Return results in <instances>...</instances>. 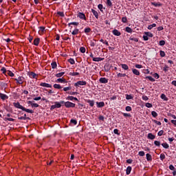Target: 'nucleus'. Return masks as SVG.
Wrapping results in <instances>:
<instances>
[{"instance_id": "f03ea898", "label": "nucleus", "mask_w": 176, "mask_h": 176, "mask_svg": "<svg viewBox=\"0 0 176 176\" xmlns=\"http://www.w3.org/2000/svg\"><path fill=\"white\" fill-rule=\"evenodd\" d=\"M65 104V107L66 108H75V103H73V102H71L69 101H67V102H64Z\"/></svg>"}, {"instance_id": "774afa93", "label": "nucleus", "mask_w": 176, "mask_h": 176, "mask_svg": "<svg viewBox=\"0 0 176 176\" xmlns=\"http://www.w3.org/2000/svg\"><path fill=\"white\" fill-rule=\"evenodd\" d=\"M143 39H144V41H148L149 39V38L146 34V35L143 36Z\"/></svg>"}, {"instance_id": "5fc2aeb1", "label": "nucleus", "mask_w": 176, "mask_h": 176, "mask_svg": "<svg viewBox=\"0 0 176 176\" xmlns=\"http://www.w3.org/2000/svg\"><path fill=\"white\" fill-rule=\"evenodd\" d=\"M146 107L147 108H152L153 105H152V104L147 102V103H146Z\"/></svg>"}, {"instance_id": "052dcab7", "label": "nucleus", "mask_w": 176, "mask_h": 176, "mask_svg": "<svg viewBox=\"0 0 176 176\" xmlns=\"http://www.w3.org/2000/svg\"><path fill=\"white\" fill-rule=\"evenodd\" d=\"M142 100H144V101H148L149 100V98L146 96H143Z\"/></svg>"}, {"instance_id": "4c0bfd02", "label": "nucleus", "mask_w": 176, "mask_h": 176, "mask_svg": "<svg viewBox=\"0 0 176 176\" xmlns=\"http://www.w3.org/2000/svg\"><path fill=\"white\" fill-rule=\"evenodd\" d=\"M146 79H148L151 82H155V78H153L152 76H146Z\"/></svg>"}, {"instance_id": "4be33fe9", "label": "nucleus", "mask_w": 176, "mask_h": 176, "mask_svg": "<svg viewBox=\"0 0 176 176\" xmlns=\"http://www.w3.org/2000/svg\"><path fill=\"white\" fill-rule=\"evenodd\" d=\"M104 60V58H94L93 61L98 62V61H102Z\"/></svg>"}, {"instance_id": "603ef678", "label": "nucleus", "mask_w": 176, "mask_h": 176, "mask_svg": "<svg viewBox=\"0 0 176 176\" xmlns=\"http://www.w3.org/2000/svg\"><path fill=\"white\" fill-rule=\"evenodd\" d=\"M154 144L156 146H160V142L157 141V140H155L154 142Z\"/></svg>"}, {"instance_id": "09e8293b", "label": "nucleus", "mask_w": 176, "mask_h": 176, "mask_svg": "<svg viewBox=\"0 0 176 176\" xmlns=\"http://www.w3.org/2000/svg\"><path fill=\"white\" fill-rule=\"evenodd\" d=\"M164 133V131L161 130L158 132L157 135H159V137H162V135Z\"/></svg>"}, {"instance_id": "2eb2a0df", "label": "nucleus", "mask_w": 176, "mask_h": 176, "mask_svg": "<svg viewBox=\"0 0 176 176\" xmlns=\"http://www.w3.org/2000/svg\"><path fill=\"white\" fill-rule=\"evenodd\" d=\"M29 76H30V78H32V79H35V78H36V74H35L34 72H30V73H29Z\"/></svg>"}, {"instance_id": "a211bd4d", "label": "nucleus", "mask_w": 176, "mask_h": 176, "mask_svg": "<svg viewBox=\"0 0 176 176\" xmlns=\"http://www.w3.org/2000/svg\"><path fill=\"white\" fill-rule=\"evenodd\" d=\"M151 5H153V6H155V8H157V6H162V3H160V2H151Z\"/></svg>"}, {"instance_id": "473e14b6", "label": "nucleus", "mask_w": 176, "mask_h": 176, "mask_svg": "<svg viewBox=\"0 0 176 176\" xmlns=\"http://www.w3.org/2000/svg\"><path fill=\"white\" fill-rule=\"evenodd\" d=\"M69 27H71V25H79L78 22H72L68 24Z\"/></svg>"}, {"instance_id": "f257e3e1", "label": "nucleus", "mask_w": 176, "mask_h": 176, "mask_svg": "<svg viewBox=\"0 0 176 176\" xmlns=\"http://www.w3.org/2000/svg\"><path fill=\"white\" fill-rule=\"evenodd\" d=\"M63 104H64V100H61L60 102H56L55 104L51 106V111L56 109V108H61V105H63Z\"/></svg>"}, {"instance_id": "bb28decb", "label": "nucleus", "mask_w": 176, "mask_h": 176, "mask_svg": "<svg viewBox=\"0 0 176 176\" xmlns=\"http://www.w3.org/2000/svg\"><path fill=\"white\" fill-rule=\"evenodd\" d=\"M130 173H131V166H128L126 168V175H129Z\"/></svg>"}, {"instance_id": "0e129e2a", "label": "nucleus", "mask_w": 176, "mask_h": 176, "mask_svg": "<svg viewBox=\"0 0 176 176\" xmlns=\"http://www.w3.org/2000/svg\"><path fill=\"white\" fill-rule=\"evenodd\" d=\"M1 72H3V74H6V72H8V71H6V68L5 67H2Z\"/></svg>"}, {"instance_id": "79ce46f5", "label": "nucleus", "mask_w": 176, "mask_h": 176, "mask_svg": "<svg viewBox=\"0 0 176 176\" xmlns=\"http://www.w3.org/2000/svg\"><path fill=\"white\" fill-rule=\"evenodd\" d=\"M56 82H59L60 83H64V82H65V79L58 78Z\"/></svg>"}, {"instance_id": "864d4df0", "label": "nucleus", "mask_w": 176, "mask_h": 176, "mask_svg": "<svg viewBox=\"0 0 176 176\" xmlns=\"http://www.w3.org/2000/svg\"><path fill=\"white\" fill-rule=\"evenodd\" d=\"M168 65H165L164 67L163 68V71H164V72H167V71H168Z\"/></svg>"}, {"instance_id": "680f3d73", "label": "nucleus", "mask_w": 176, "mask_h": 176, "mask_svg": "<svg viewBox=\"0 0 176 176\" xmlns=\"http://www.w3.org/2000/svg\"><path fill=\"white\" fill-rule=\"evenodd\" d=\"M126 111L127 112H130V111H131V107L130 106H127L126 108H125Z\"/></svg>"}, {"instance_id": "72a5a7b5", "label": "nucleus", "mask_w": 176, "mask_h": 176, "mask_svg": "<svg viewBox=\"0 0 176 176\" xmlns=\"http://www.w3.org/2000/svg\"><path fill=\"white\" fill-rule=\"evenodd\" d=\"M126 32H129V34H131V32H133V29H131V28H129V27H126Z\"/></svg>"}, {"instance_id": "b1692460", "label": "nucleus", "mask_w": 176, "mask_h": 176, "mask_svg": "<svg viewBox=\"0 0 176 176\" xmlns=\"http://www.w3.org/2000/svg\"><path fill=\"white\" fill-rule=\"evenodd\" d=\"M145 35H146L149 38H153V34L149 32H144Z\"/></svg>"}, {"instance_id": "f8f14e48", "label": "nucleus", "mask_w": 176, "mask_h": 176, "mask_svg": "<svg viewBox=\"0 0 176 176\" xmlns=\"http://www.w3.org/2000/svg\"><path fill=\"white\" fill-rule=\"evenodd\" d=\"M99 82H100V83H107L108 79H107L106 78H100L99 79Z\"/></svg>"}, {"instance_id": "c03bdc74", "label": "nucleus", "mask_w": 176, "mask_h": 176, "mask_svg": "<svg viewBox=\"0 0 176 176\" xmlns=\"http://www.w3.org/2000/svg\"><path fill=\"white\" fill-rule=\"evenodd\" d=\"M160 54L162 57H165L166 56V52H164V51H160Z\"/></svg>"}, {"instance_id": "338daca9", "label": "nucleus", "mask_w": 176, "mask_h": 176, "mask_svg": "<svg viewBox=\"0 0 176 176\" xmlns=\"http://www.w3.org/2000/svg\"><path fill=\"white\" fill-rule=\"evenodd\" d=\"M64 91H68V90H71V87H65L63 89Z\"/></svg>"}, {"instance_id": "69168bd1", "label": "nucleus", "mask_w": 176, "mask_h": 176, "mask_svg": "<svg viewBox=\"0 0 176 176\" xmlns=\"http://www.w3.org/2000/svg\"><path fill=\"white\" fill-rule=\"evenodd\" d=\"M74 97V96H68L67 98V100H69L70 101H73Z\"/></svg>"}, {"instance_id": "bf43d9fd", "label": "nucleus", "mask_w": 176, "mask_h": 176, "mask_svg": "<svg viewBox=\"0 0 176 176\" xmlns=\"http://www.w3.org/2000/svg\"><path fill=\"white\" fill-rule=\"evenodd\" d=\"M113 133L114 134H117L118 135H120V133H119V130L117 129H114Z\"/></svg>"}, {"instance_id": "9b49d317", "label": "nucleus", "mask_w": 176, "mask_h": 176, "mask_svg": "<svg viewBox=\"0 0 176 176\" xmlns=\"http://www.w3.org/2000/svg\"><path fill=\"white\" fill-rule=\"evenodd\" d=\"M18 119L19 120H30V118L27 117V114H24V116L19 117Z\"/></svg>"}, {"instance_id": "7c9ffc66", "label": "nucleus", "mask_w": 176, "mask_h": 176, "mask_svg": "<svg viewBox=\"0 0 176 176\" xmlns=\"http://www.w3.org/2000/svg\"><path fill=\"white\" fill-rule=\"evenodd\" d=\"M161 98L164 101H168V98L164 94L161 95Z\"/></svg>"}, {"instance_id": "4d7b16f0", "label": "nucleus", "mask_w": 176, "mask_h": 176, "mask_svg": "<svg viewBox=\"0 0 176 176\" xmlns=\"http://www.w3.org/2000/svg\"><path fill=\"white\" fill-rule=\"evenodd\" d=\"M139 156H145V152L144 151H140L138 153Z\"/></svg>"}, {"instance_id": "c85d7f7f", "label": "nucleus", "mask_w": 176, "mask_h": 176, "mask_svg": "<svg viewBox=\"0 0 176 176\" xmlns=\"http://www.w3.org/2000/svg\"><path fill=\"white\" fill-rule=\"evenodd\" d=\"M54 89H63V87H61V85H60L59 84H54Z\"/></svg>"}, {"instance_id": "8fccbe9b", "label": "nucleus", "mask_w": 176, "mask_h": 176, "mask_svg": "<svg viewBox=\"0 0 176 176\" xmlns=\"http://www.w3.org/2000/svg\"><path fill=\"white\" fill-rule=\"evenodd\" d=\"M123 116L125 118H131V115L130 113H123Z\"/></svg>"}, {"instance_id": "20e7f679", "label": "nucleus", "mask_w": 176, "mask_h": 176, "mask_svg": "<svg viewBox=\"0 0 176 176\" xmlns=\"http://www.w3.org/2000/svg\"><path fill=\"white\" fill-rule=\"evenodd\" d=\"M15 80L18 85H23V82L24 81L23 77H19L18 78H15Z\"/></svg>"}, {"instance_id": "423d86ee", "label": "nucleus", "mask_w": 176, "mask_h": 176, "mask_svg": "<svg viewBox=\"0 0 176 176\" xmlns=\"http://www.w3.org/2000/svg\"><path fill=\"white\" fill-rule=\"evenodd\" d=\"M14 107H15V108H18L19 109H24V107L21 106L19 102H14Z\"/></svg>"}, {"instance_id": "3c124183", "label": "nucleus", "mask_w": 176, "mask_h": 176, "mask_svg": "<svg viewBox=\"0 0 176 176\" xmlns=\"http://www.w3.org/2000/svg\"><path fill=\"white\" fill-rule=\"evenodd\" d=\"M70 122L74 125H76L78 124V121H76V120L72 119Z\"/></svg>"}, {"instance_id": "7ed1b4c3", "label": "nucleus", "mask_w": 176, "mask_h": 176, "mask_svg": "<svg viewBox=\"0 0 176 176\" xmlns=\"http://www.w3.org/2000/svg\"><path fill=\"white\" fill-rule=\"evenodd\" d=\"M87 82L86 81H78L74 84V86L78 87V86H86Z\"/></svg>"}, {"instance_id": "f3484780", "label": "nucleus", "mask_w": 176, "mask_h": 176, "mask_svg": "<svg viewBox=\"0 0 176 176\" xmlns=\"http://www.w3.org/2000/svg\"><path fill=\"white\" fill-rule=\"evenodd\" d=\"M22 111H25V112H28V113H34V111H32L30 109H25V107H23Z\"/></svg>"}, {"instance_id": "9d476101", "label": "nucleus", "mask_w": 176, "mask_h": 176, "mask_svg": "<svg viewBox=\"0 0 176 176\" xmlns=\"http://www.w3.org/2000/svg\"><path fill=\"white\" fill-rule=\"evenodd\" d=\"M96 104L98 108H102V107L105 106V103L104 102H97Z\"/></svg>"}, {"instance_id": "6ab92c4d", "label": "nucleus", "mask_w": 176, "mask_h": 176, "mask_svg": "<svg viewBox=\"0 0 176 176\" xmlns=\"http://www.w3.org/2000/svg\"><path fill=\"white\" fill-rule=\"evenodd\" d=\"M39 41H40L39 38H35L34 40V45L35 46H38L39 45Z\"/></svg>"}, {"instance_id": "a878e982", "label": "nucleus", "mask_w": 176, "mask_h": 176, "mask_svg": "<svg viewBox=\"0 0 176 176\" xmlns=\"http://www.w3.org/2000/svg\"><path fill=\"white\" fill-rule=\"evenodd\" d=\"M162 146L163 148H165V149H168V148H170V146L167 143H162Z\"/></svg>"}, {"instance_id": "6e6d98bb", "label": "nucleus", "mask_w": 176, "mask_h": 176, "mask_svg": "<svg viewBox=\"0 0 176 176\" xmlns=\"http://www.w3.org/2000/svg\"><path fill=\"white\" fill-rule=\"evenodd\" d=\"M122 23H127V17L124 16L122 18Z\"/></svg>"}, {"instance_id": "412c9836", "label": "nucleus", "mask_w": 176, "mask_h": 176, "mask_svg": "<svg viewBox=\"0 0 176 176\" xmlns=\"http://www.w3.org/2000/svg\"><path fill=\"white\" fill-rule=\"evenodd\" d=\"M87 102L89 104L90 107H94V100H87Z\"/></svg>"}, {"instance_id": "49530a36", "label": "nucleus", "mask_w": 176, "mask_h": 176, "mask_svg": "<svg viewBox=\"0 0 176 176\" xmlns=\"http://www.w3.org/2000/svg\"><path fill=\"white\" fill-rule=\"evenodd\" d=\"M151 115H152V116H153V118H156L157 116V113H156V111H153L151 112Z\"/></svg>"}, {"instance_id": "e2e57ef3", "label": "nucleus", "mask_w": 176, "mask_h": 176, "mask_svg": "<svg viewBox=\"0 0 176 176\" xmlns=\"http://www.w3.org/2000/svg\"><path fill=\"white\" fill-rule=\"evenodd\" d=\"M58 16H60V17H64L65 14L63 12H58Z\"/></svg>"}, {"instance_id": "5701e85b", "label": "nucleus", "mask_w": 176, "mask_h": 176, "mask_svg": "<svg viewBox=\"0 0 176 176\" xmlns=\"http://www.w3.org/2000/svg\"><path fill=\"white\" fill-rule=\"evenodd\" d=\"M121 66L122 69H124L125 71H127V69H129V66L126 64H122Z\"/></svg>"}, {"instance_id": "2f4dec72", "label": "nucleus", "mask_w": 176, "mask_h": 176, "mask_svg": "<svg viewBox=\"0 0 176 176\" xmlns=\"http://www.w3.org/2000/svg\"><path fill=\"white\" fill-rule=\"evenodd\" d=\"M69 75L71 76H79V73L78 72H70Z\"/></svg>"}, {"instance_id": "ea45409f", "label": "nucleus", "mask_w": 176, "mask_h": 176, "mask_svg": "<svg viewBox=\"0 0 176 176\" xmlns=\"http://www.w3.org/2000/svg\"><path fill=\"white\" fill-rule=\"evenodd\" d=\"M7 74L9 75V76H14V74H13V72H12L10 70L7 71Z\"/></svg>"}, {"instance_id": "f704fd0d", "label": "nucleus", "mask_w": 176, "mask_h": 176, "mask_svg": "<svg viewBox=\"0 0 176 176\" xmlns=\"http://www.w3.org/2000/svg\"><path fill=\"white\" fill-rule=\"evenodd\" d=\"M84 32H85V34H89V32H91V29L90 28H87L85 29Z\"/></svg>"}, {"instance_id": "de8ad7c7", "label": "nucleus", "mask_w": 176, "mask_h": 176, "mask_svg": "<svg viewBox=\"0 0 176 176\" xmlns=\"http://www.w3.org/2000/svg\"><path fill=\"white\" fill-rule=\"evenodd\" d=\"M166 159V155L162 153L160 154V160H164Z\"/></svg>"}, {"instance_id": "39448f33", "label": "nucleus", "mask_w": 176, "mask_h": 176, "mask_svg": "<svg viewBox=\"0 0 176 176\" xmlns=\"http://www.w3.org/2000/svg\"><path fill=\"white\" fill-rule=\"evenodd\" d=\"M77 17H79V19H81L82 20H86V15H85L83 12H78Z\"/></svg>"}, {"instance_id": "58836bf2", "label": "nucleus", "mask_w": 176, "mask_h": 176, "mask_svg": "<svg viewBox=\"0 0 176 176\" xmlns=\"http://www.w3.org/2000/svg\"><path fill=\"white\" fill-rule=\"evenodd\" d=\"M68 61L70 64H72V65H74V64H75V60H74V58H69Z\"/></svg>"}, {"instance_id": "1a4fd4ad", "label": "nucleus", "mask_w": 176, "mask_h": 176, "mask_svg": "<svg viewBox=\"0 0 176 176\" xmlns=\"http://www.w3.org/2000/svg\"><path fill=\"white\" fill-rule=\"evenodd\" d=\"M112 33L113 34V35H116V36H120V35L122 34L120 32H119V30L116 29L113 30Z\"/></svg>"}, {"instance_id": "4468645a", "label": "nucleus", "mask_w": 176, "mask_h": 176, "mask_svg": "<svg viewBox=\"0 0 176 176\" xmlns=\"http://www.w3.org/2000/svg\"><path fill=\"white\" fill-rule=\"evenodd\" d=\"M147 138H148V140H155V136L151 133H150L148 134Z\"/></svg>"}, {"instance_id": "c9c22d12", "label": "nucleus", "mask_w": 176, "mask_h": 176, "mask_svg": "<svg viewBox=\"0 0 176 176\" xmlns=\"http://www.w3.org/2000/svg\"><path fill=\"white\" fill-rule=\"evenodd\" d=\"M133 97L131 95L126 94V100H133Z\"/></svg>"}, {"instance_id": "13d9d810", "label": "nucleus", "mask_w": 176, "mask_h": 176, "mask_svg": "<svg viewBox=\"0 0 176 176\" xmlns=\"http://www.w3.org/2000/svg\"><path fill=\"white\" fill-rule=\"evenodd\" d=\"M169 169L171 170V171H174L175 170V167H174L173 165H170Z\"/></svg>"}, {"instance_id": "c756f323", "label": "nucleus", "mask_w": 176, "mask_h": 176, "mask_svg": "<svg viewBox=\"0 0 176 176\" xmlns=\"http://www.w3.org/2000/svg\"><path fill=\"white\" fill-rule=\"evenodd\" d=\"M64 74H65V72H60V73L56 74L55 76H56V78H61V76H63Z\"/></svg>"}, {"instance_id": "ddd939ff", "label": "nucleus", "mask_w": 176, "mask_h": 176, "mask_svg": "<svg viewBox=\"0 0 176 176\" xmlns=\"http://www.w3.org/2000/svg\"><path fill=\"white\" fill-rule=\"evenodd\" d=\"M91 12L94 16H95L96 19H98V12L96 11L94 9H91Z\"/></svg>"}, {"instance_id": "393cba45", "label": "nucleus", "mask_w": 176, "mask_h": 176, "mask_svg": "<svg viewBox=\"0 0 176 176\" xmlns=\"http://www.w3.org/2000/svg\"><path fill=\"white\" fill-rule=\"evenodd\" d=\"M72 35H78L79 34V29H75L72 32Z\"/></svg>"}, {"instance_id": "aec40b11", "label": "nucleus", "mask_w": 176, "mask_h": 176, "mask_svg": "<svg viewBox=\"0 0 176 176\" xmlns=\"http://www.w3.org/2000/svg\"><path fill=\"white\" fill-rule=\"evenodd\" d=\"M133 74H134V75H137L138 76H139L140 75V72L136 69H132Z\"/></svg>"}, {"instance_id": "37998d69", "label": "nucleus", "mask_w": 176, "mask_h": 176, "mask_svg": "<svg viewBox=\"0 0 176 176\" xmlns=\"http://www.w3.org/2000/svg\"><path fill=\"white\" fill-rule=\"evenodd\" d=\"M117 76H118V78H122V77L126 76V74L119 73V74H118Z\"/></svg>"}, {"instance_id": "a19ab883", "label": "nucleus", "mask_w": 176, "mask_h": 176, "mask_svg": "<svg viewBox=\"0 0 176 176\" xmlns=\"http://www.w3.org/2000/svg\"><path fill=\"white\" fill-rule=\"evenodd\" d=\"M107 5L110 8L112 7V2L111 1V0H107Z\"/></svg>"}, {"instance_id": "cd10ccee", "label": "nucleus", "mask_w": 176, "mask_h": 176, "mask_svg": "<svg viewBox=\"0 0 176 176\" xmlns=\"http://www.w3.org/2000/svg\"><path fill=\"white\" fill-rule=\"evenodd\" d=\"M51 65H52V69H54L57 68V63H56V62H53L51 64Z\"/></svg>"}, {"instance_id": "e433bc0d", "label": "nucleus", "mask_w": 176, "mask_h": 176, "mask_svg": "<svg viewBox=\"0 0 176 176\" xmlns=\"http://www.w3.org/2000/svg\"><path fill=\"white\" fill-rule=\"evenodd\" d=\"M80 52L81 53H86V48L85 47H80Z\"/></svg>"}, {"instance_id": "0eeeda50", "label": "nucleus", "mask_w": 176, "mask_h": 176, "mask_svg": "<svg viewBox=\"0 0 176 176\" xmlns=\"http://www.w3.org/2000/svg\"><path fill=\"white\" fill-rule=\"evenodd\" d=\"M40 86H41L42 87H50V88H52V85L46 83V82H41L40 84Z\"/></svg>"}, {"instance_id": "dca6fc26", "label": "nucleus", "mask_w": 176, "mask_h": 176, "mask_svg": "<svg viewBox=\"0 0 176 176\" xmlns=\"http://www.w3.org/2000/svg\"><path fill=\"white\" fill-rule=\"evenodd\" d=\"M146 160H147L148 162H152V155H151V154L147 153V154L146 155Z\"/></svg>"}, {"instance_id": "a18cd8bd", "label": "nucleus", "mask_w": 176, "mask_h": 176, "mask_svg": "<svg viewBox=\"0 0 176 176\" xmlns=\"http://www.w3.org/2000/svg\"><path fill=\"white\" fill-rule=\"evenodd\" d=\"M166 45V41L162 40L160 41V46H164Z\"/></svg>"}, {"instance_id": "6e6552de", "label": "nucleus", "mask_w": 176, "mask_h": 176, "mask_svg": "<svg viewBox=\"0 0 176 176\" xmlns=\"http://www.w3.org/2000/svg\"><path fill=\"white\" fill-rule=\"evenodd\" d=\"M0 98H1L3 101H5V100H8L9 97L6 94L0 93Z\"/></svg>"}]
</instances>
